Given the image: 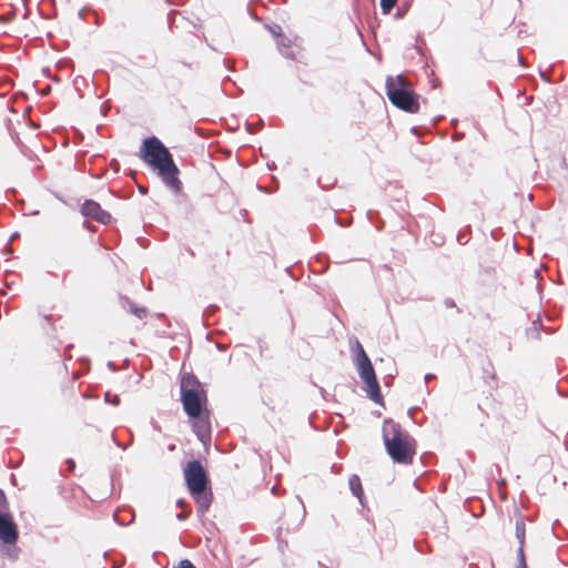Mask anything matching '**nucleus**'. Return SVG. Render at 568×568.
Segmentation results:
<instances>
[{
  "mask_svg": "<svg viewBox=\"0 0 568 568\" xmlns=\"http://www.w3.org/2000/svg\"><path fill=\"white\" fill-rule=\"evenodd\" d=\"M141 159L158 171L163 183L174 193L182 189L179 179V169L168 148L156 138L150 136L143 140L140 149Z\"/></svg>",
  "mask_w": 568,
  "mask_h": 568,
  "instance_id": "nucleus-1",
  "label": "nucleus"
},
{
  "mask_svg": "<svg viewBox=\"0 0 568 568\" xmlns=\"http://www.w3.org/2000/svg\"><path fill=\"white\" fill-rule=\"evenodd\" d=\"M383 439L388 455L395 463L409 465L413 463L415 439L404 432L399 424L385 422L383 426Z\"/></svg>",
  "mask_w": 568,
  "mask_h": 568,
  "instance_id": "nucleus-2",
  "label": "nucleus"
},
{
  "mask_svg": "<svg viewBox=\"0 0 568 568\" xmlns=\"http://www.w3.org/2000/svg\"><path fill=\"white\" fill-rule=\"evenodd\" d=\"M184 479L191 496L194 498L199 515L203 516L212 503V493L207 491L209 478L199 460H191L184 468Z\"/></svg>",
  "mask_w": 568,
  "mask_h": 568,
  "instance_id": "nucleus-3",
  "label": "nucleus"
},
{
  "mask_svg": "<svg viewBox=\"0 0 568 568\" xmlns=\"http://www.w3.org/2000/svg\"><path fill=\"white\" fill-rule=\"evenodd\" d=\"M389 101L400 110L416 113L419 110L418 95L409 88L403 75L388 77L385 83Z\"/></svg>",
  "mask_w": 568,
  "mask_h": 568,
  "instance_id": "nucleus-4",
  "label": "nucleus"
},
{
  "mask_svg": "<svg viewBox=\"0 0 568 568\" xmlns=\"http://www.w3.org/2000/svg\"><path fill=\"white\" fill-rule=\"evenodd\" d=\"M354 364L356 366L361 379L365 384L364 389L367 393V396L375 403H381V388L376 379L374 367L372 365L369 357L367 356L366 352L364 351L362 344L358 341L356 342Z\"/></svg>",
  "mask_w": 568,
  "mask_h": 568,
  "instance_id": "nucleus-5",
  "label": "nucleus"
},
{
  "mask_svg": "<svg viewBox=\"0 0 568 568\" xmlns=\"http://www.w3.org/2000/svg\"><path fill=\"white\" fill-rule=\"evenodd\" d=\"M181 400L185 413L191 418L200 417L206 395L194 376H184L182 378Z\"/></svg>",
  "mask_w": 568,
  "mask_h": 568,
  "instance_id": "nucleus-6",
  "label": "nucleus"
},
{
  "mask_svg": "<svg viewBox=\"0 0 568 568\" xmlns=\"http://www.w3.org/2000/svg\"><path fill=\"white\" fill-rule=\"evenodd\" d=\"M81 213L82 215L91 217L102 224H109L112 220L111 214L104 211L100 204L93 200L84 201L81 206Z\"/></svg>",
  "mask_w": 568,
  "mask_h": 568,
  "instance_id": "nucleus-7",
  "label": "nucleus"
},
{
  "mask_svg": "<svg viewBox=\"0 0 568 568\" xmlns=\"http://www.w3.org/2000/svg\"><path fill=\"white\" fill-rule=\"evenodd\" d=\"M18 540V528L10 513L0 515V541L14 544Z\"/></svg>",
  "mask_w": 568,
  "mask_h": 568,
  "instance_id": "nucleus-8",
  "label": "nucleus"
},
{
  "mask_svg": "<svg viewBox=\"0 0 568 568\" xmlns=\"http://www.w3.org/2000/svg\"><path fill=\"white\" fill-rule=\"evenodd\" d=\"M193 419V423H192V428H193V432L195 433L196 437L202 442V443H206L207 440L211 439V425H210V422L207 418H203V417H197V418H192Z\"/></svg>",
  "mask_w": 568,
  "mask_h": 568,
  "instance_id": "nucleus-9",
  "label": "nucleus"
},
{
  "mask_svg": "<svg viewBox=\"0 0 568 568\" xmlns=\"http://www.w3.org/2000/svg\"><path fill=\"white\" fill-rule=\"evenodd\" d=\"M276 44L280 53L287 59H295V53L292 49V40L286 36L282 34L276 39Z\"/></svg>",
  "mask_w": 568,
  "mask_h": 568,
  "instance_id": "nucleus-10",
  "label": "nucleus"
},
{
  "mask_svg": "<svg viewBox=\"0 0 568 568\" xmlns=\"http://www.w3.org/2000/svg\"><path fill=\"white\" fill-rule=\"evenodd\" d=\"M348 485L352 494L359 499L362 503L363 498V488L361 479L357 475H352L348 479Z\"/></svg>",
  "mask_w": 568,
  "mask_h": 568,
  "instance_id": "nucleus-11",
  "label": "nucleus"
},
{
  "mask_svg": "<svg viewBox=\"0 0 568 568\" xmlns=\"http://www.w3.org/2000/svg\"><path fill=\"white\" fill-rule=\"evenodd\" d=\"M515 529H516V538L518 539V542H519L518 548L524 549L526 529H525V521H524L523 517L517 518Z\"/></svg>",
  "mask_w": 568,
  "mask_h": 568,
  "instance_id": "nucleus-12",
  "label": "nucleus"
},
{
  "mask_svg": "<svg viewBox=\"0 0 568 568\" xmlns=\"http://www.w3.org/2000/svg\"><path fill=\"white\" fill-rule=\"evenodd\" d=\"M123 515L125 516H122L121 515V511H115L114 515H113V518L114 520L120 525V526H126V525H130L133 520H134V515L133 513L131 511H122Z\"/></svg>",
  "mask_w": 568,
  "mask_h": 568,
  "instance_id": "nucleus-13",
  "label": "nucleus"
},
{
  "mask_svg": "<svg viewBox=\"0 0 568 568\" xmlns=\"http://www.w3.org/2000/svg\"><path fill=\"white\" fill-rule=\"evenodd\" d=\"M9 513V505L3 490L0 489V515Z\"/></svg>",
  "mask_w": 568,
  "mask_h": 568,
  "instance_id": "nucleus-14",
  "label": "nucleus"
},
{
  "mask_svg": "<svg viewBox=\"0 0 568 568\" xmlns=\"http://www.w3.org/2000/svg\"><path fill=\"white\" fill-rule=\"evenodd\" d=\"M397 0H381V8L383 13H389L395 7Z\"/></svg>",
  "mask_w": 568,
  "mask_h": 568,
  "instance_id": "nucleus-15",
  "label": "nucleus"
},
{
  "mask_svg": "<svg viewBox=\"0 0 568 568\" xmlns=\"http://www.w3.org/2000/svg\"><path fill=\"white\" fill-rule=\"evenodd\" d=\"M517 557H518L517 568H527L524 549L518 548Z\"/></svg>",
  "mask_w": 568,
  "mask_h": 568,
  "instance_id": "nucleus-16",
  "label": "nucleus"
},
{
  "mask_svg": "<svg viewBox=\"0 0 568 568\" xmlns=\"http://www.w3.org/2000/svg\"><path fill=\"white\" fill-rule=\"evenodd\" d=\"M131 312L139 318H144L146 316V310L144 307L132 306Z\"/></svg>",
  "mask_w": 568,
  "mask_h": 568,
  "instance_id": "nucleus-17",
  "label": "nucleus"
},
{
  "mask_svg": "<svg viewBox=\"0 0 568 568\" xmlns=\"http://www.w3.org/2000/svg\"><path fill=\"white\" fill-rule=\"evenodd\" d=\"M268 31L277 39L280 38L282 33V28L277 24L267 26Z\"/></svg>",
  "mask_w": 568,
  "mask_h": 568,
  "instance_id": "nucleus-18",
  "label": "nucleus"
},
{
  "mask_svg": "<svg viewBox=\"0 0 568 568\" xmlns=\"http://www.w3.org/2000/svg\"><path fill=\"white\" fill-rule=\"evenodd\" d=\"M174 568H196L190 560L183 559Z\"/></svg>",
  "mask_w": 568,
  "mask_h": 568,
  "instance_id": "nucleus-19",
  "label": "nucleus"
},
{
  "mask_svg": "<svg viewBox=\"0 0 568 568\" xmlns=\"http://www.w3.org/2000/svg\"><path fill=\"white\" fill-rule=\"evenodd\" d=\"M110 396L111 395L109 393L105 394V400L106 402H111L113 405H119L120 404L119 395H113L112 398H110Z\"/></svg>",
  "mask_w": 568,
  "mask_h": 568,
  "instance_id": "nucleus-20",
  "label": "nucleus"
},
{
  "mask_svg": "<svg viewBox=\"0 0 568 568\" xmlns=\"http://www.w3.org/2000/svg\"><path fill=\"white\" fill-rule=\"evenodd\" d=\"M186 516H187V514H185L184 511H182V513H180V514H178V515H176V518H178L179 520H183V519H185V518H186Z\"/></svg>",
  "mask_w": 568,
  "mask_h": 568,
  "instance_id": "nucleus-21",
  "label": "nucleus"
},
{
  "mask_svg": "<svg viewBox=\"0 0 568 568\" xmlns=\"http://www.w3.org/2000/svg\"><path fill=\"white\" fill-rule=\"evenodd\" d=\"M434 377H435V375H433V374H426V375H425V381H426V382H429V381H432Z\"/></svg>",
  "mask_w": 568,
  "mask_h": 568,
  "instance_id": "nucleus-22",
  "label": "nucleus"
},
{
  "mask_svg": "<svg viewBox=\"0 0 568 568\" xmlns=\"http://www.w3.org/2000/svg\"><path fill=\"white\" fill-rule=\"evenodd\" d=\"M68 464H69V466H70V468H71V469H72V468H74V462H73V460H71V459H70V460H68Z\"/></svg>",
  "mask_w": 568,
  "mask_h": 568,
  "instance_id": "nucleus-23",
  "label": "nucleus"
},
{
  "mask_svg": "<svg viewBox=\"0 0 568 568\" xmlns=\"http://www.w3.org/2000/svg\"><path fill=\"white\" fill-rule=\"evenodd\" d=\"M178 505L179 506H183L184 505V501L182 499L178 500Z\"/></svg>",
  "mask_w": 568,
  "mask_h": 568,
  "instance_id": "nucleus-24",
  "label": "nucleus"
}]
</instances>
